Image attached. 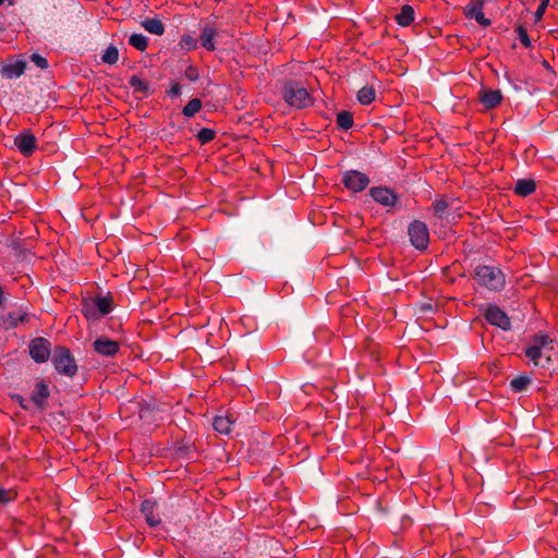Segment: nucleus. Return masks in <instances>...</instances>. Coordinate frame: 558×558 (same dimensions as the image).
I'll list each match as a JSON object with an SVG mask.
<instances>
[{"mask_svg":"<svg viewBox=\"0 0 558 558\" xmlns=\"http://www.w3.org/2000/svg\"><path fill=\"white\" fill-rule=\"evenodd\" d=\"M10 4H13V0H8Z\"/></svg>","mask_w":558,"mask_h":558,"instance_id":"c03bdc74","label":"nucleus"},{"mask_svg":"<svg viewBox=\"0 0 558 558\" xmlns=\"http://www.w3.org/2000/svg\"><path fill=\"white\" fill-rule=\"evenodd\" d=\"M119 59V51L118 48L114 46H109L104 54L101 56L102 62L107 64H114Z\"/></svg>","mask_w":558,"mask_h":558,"instance_id":"c85d7f7f","label":"nucleus"},{"mask_svg":"<svg viewBox=\"0 0 558 558\" xmlns=\"http://www.w3.org/2000/svg\"><path fill=\"white\" fill-rule=\"evenodd\" d=\"M543 65H544V66H545V68H546V69H547V70H548L553 75H555V71H554V69L550 66V64H549L546 60H544V61H543Z\"/></svg>","mask_w":558,"mask_h":558,"instance_id":"37998d69","label":"nucleus"},{"mask_svg":"<svg viewBox=\"0 0 558 558\" xmlns=\"http://www.w3.org/2000/svg\"><path fill=\"white\" fill-rule=\"evenodd\" d=\"M180 93H181V86H180L179 84H174V85L170 88V90H169V94H170L171 96H179V95H180Z\"/></svg>","mask_w":558,"mask_h":558,"instance_id":"a19ab883","label":"nucleus"},{"mask_svg":"<svg viewBox=\"0 0 558 558\" xmlns=\"http://www.w3.org/2000/svg\"><path fill=\"white\" fill-rule=\"evenodd\" d=\"M396 20L401 26H409L414 21V9L411 5H403L400 13L396 15Z\"/></svg>","mask_w":558,"mask_h":558,"instance_id":"5701e85b","label":"nucleus"},{"mask_svg":"<svg viewBox=\"0 0 558 558\" xmlns=\"http://www.w3.org/2000/svg\"><path fill=\"white\" fill-rule=\"evenodd\" d=\"M27 319L26 312H10L2 316V325L5 329L15 328L19 323H23Z\"/></svg>","mask_w":558,"mask_h":558,"instance_id":"a211bd4d","label":"nucleus"},{"mask_svg":"<svg viewBox=\"0 0 558 558\" xmlns=\"http://www.w3.org/2000/svg\"><path fill=\"white\" fill-rule=\"evenodd\" d=\"M369 194L375 202L384 206H392L397 201V195L391 190L383 186L372 187Z\"/></svg>","mask_w":558,"mask_h":558,"instance_id":"f8f14e48","label":"nucleus"},{"mask_svg":"<svg viewBox=\"0 0 558 558\" xmlns=\"http://www.w3.org/2000/svg\"><path fill=\"white\" fill-rule=\"evenodd\" d=\"M52 363L56 369L69 377L77 372V365L70 350L64 347H57L52 354Z\"/></svg>","mask_w":558,"mask_h":558,"instance_id":"7ed1b4c3","label":"nucleus"},{"mask_svg":"<svg viewBox=\"0 0 558 558\" xmlns=\"http://www.w3.org/2000/svg\"><path fill=\"white\" fill-rule=\"evenodd\" d=\"M181 46L187 50H192L196 48L197 40L191 35H184L181 39Z\"/></svg>","mask_w":558,"mask_h":558,"instance_id":"72a5a7b5","label":"nucleus"},{"mask_svg":"<svg viewBox=\"0 0 558 558\" xmlns=\"http://www.w3.org/2000/svg\"><path fill=\"white\" fill-rule=\"evenodd\" d=\"M129 84L135 92L144 93L146 94L149 90V85L147 82L138 77L137 75H133L130 78Z\"/></svg>","mask_w":558,"mask_h":558,"instance_id":"c756f323","label":"nucleus"},{"mask_svg":"<svg viewBox=\"0 0 558 558\" xmlns=\"http://www.w3.org/2000/svg\"><path fill=\"white\" fill-rule=\"evenodd\" d=\"M155 507L156 502L151 500H144L141 506V511L145 515L146 522L153 527L160 523L159 517L154 514Z\"/></svg>","mask_w":558,"mask_h":558,"instance_id":"f3484780","label":"nucleus"},{"mask_svg":"<svg viewBox=\"0 0 558 558\" xmlns=\"http://www.w3.org/2000/svg\"><path fill=\"white\" fill-rule=\"evenodd\" d=\"M50 396L48 386L44 381H38L32 391L31 401L40 410L46 409L47 399Z\"/></svg>","mask_w":558,"mask_h":558,"instance_id":"ddd939ff","label":"nucleus"},{"mask_svg":"<svg viewBox=\"0 0 558 558\" xmlns=\"http://www.w3.org/2000/svg\"><path fill=\"white\" fill-rule=\"evenodd\" d=\"M515 31L518 33V37H519L520 41L526 48H529L531 46V40H530V37H529L527 33H526V29L522 25H518Z\"/></svg>","mask_w":558,"mask_h":558,"instance_id":"473e14b6","label":"nucleus"},{"mask_svg":"<svg viewBox=\"0 0 558 558\" xmlns=\"http://www.w3.org/2000/svg\"><path fill=\"white\" fill-rule=\"evenodd\" d=\"M483 7L484 0H471L463 11L469 19H474L480 25L487 27L492 22L485 17Z\"/></svg>","mask_w":558,"mask_h":558,"instance_id":"1a4fd4ad","label":"nucleus"},{"mask_svg":"<svg viewBox=\"0 0 558 558\" xmlns=\"http://www.w3.org/2000/svg\"><path fill=\"white\" fill-rule=\"evenodd\" d=\"M535 191V182L531 179L518 180L514 186L515 194L520 196H527Z\"/></svg>","mask_w":558,"mask_h":558,"instance_id":"4be33fe9","label":"nucleus"},{"mask_svg":"<svg viewBox=\"0 0 558 558\" xmlns=\"http://www.w3.org/2000/svg\"><path fill=\"white\" fill-rule=\"evenodd\" d=\"M342 183L348 190L357 193L363 191L369 184V179L363 172L349 170L343 173Z\"/></svg>","mask_w":558,"mask_h":558,"instance_id":"423d86ee","label":"nucleus"},{"mask_svg":"<svg viewBox=\"0 0 558 558\" xmlns=\"http://www.w3.org/2000/svg\"><path fill=\"white\" fill-rule=\"evenodd\" d=\"M32 62H34L38 68L40 69H47L48 68V61L46 58L41 57L38 53H33L31 56Z\"/></svg>","mask_w":558,"mask_h":558,"instance_id":"c9c22d12","label":"nucleus"},{"mask_svg":"<svg viewBox=\"0 0 558 558\" xmlns=\"http://www.w3.org/2000/svg\"><path fill=\"white\" fill-rule=\"evenodd\" d=\"M5 300H7V298H5L4 291H3L2 287L0 286V307H3Z\"/></svg>","mask_w":558,"mask_h":558,"instance_id":"79ce46f5","label":"nucleus"},{"mask_svg":"<svg viewBox=\"0 0 558 558\" xmlns=\"http://www.w3.org/2000/svg\"><path fill=\"white\" fill-rule=\"evenodd\" d=\"M448 208V203L445 199L437 201L434 204V210L439 216L442 217Z\"/></svg>","mask_w":558,"mask_h":558,"instance_id":"e433bc0d","label":"nucleus"},{"mask_svg":"<svg viewBox=\"0 0 558 558\" xmlns=\"http://www.w3.org/2000/svg\"><path fill=\"white\" fill-rule=\"evenodd\" d=\"M15 495V492L11 489L0 488V504L9 502L10 500L14 499Z\"/></svg>","mask_w":558,"mask_h":558,"instance_id":"f704fd0d","label":"nucleus"},{"mask_svg":"<svg viewBox=\"0 0 558 558\" xmlns=\"http://www.w3.org/2000/svg\"><path fill=\"white\" fill-rule=\"evenodd\" d=\"M233 423L234 421L230 415H217L214 418L213 427L216 432L227 435L231 433V426Z\"/></svg>","mask_w":558,"mask_h":558,"instance_id":"6ab92c4d","label":"nucleus"},{"mask_svg":"<svg viewBox=\"0 0 558 558\" xmlns=\"http://www.w3.org/2000/svg\"><path fill=\"white\" fill-rule=\"evenodd\" d=\"M375 99V89L372 86H364L357 93V100L362 105H369Z\"/></svg>","mask_w":558,"mask_h":558,"instance_id":"a878e982","label":"nucleus"},{"mask_svg":"<svg viewBox=\"0 0 558 558\" xmlns=\"http://www.w3.org/2000/svg\"><path fill=\"white\" fill-rule=\"evenodd\" d=\"M4 2V0H0V5Z\"/></svg>","mask_w":558,"mask_h":558,"instance_id":"a18cd8bd","label":"nucleus"},{"mask_svg":"<svg viewBox=\"0 0 558 558\" xmlns=\"http://www.w3.org/2000/svg\"><path fill=\"white\" fill-rule=\"evenodd\" d=\"M82 313L88 320L99 319L97 307L95 306L94 298L84 299L82 302Z\"/></svg>","mask_w":558,"mask_h":558,"instance_id":"412c9836","label":"nucleus"},{"mask_svg":"<svg viewBox=\"0 0 558 558\" xmlns=\"http://www.w3.org/2000/svg\"><path fill=\"white\" fill-rule=\"evenodd\" d=\"M337 124L343 130H349L353 125V117L349 111H340L337 114Z\"/></svg>","mask_w":558,"mask_h":558,"instance_id":"bb28decb","label":"nucleus"},{"mask_svg":"<svg viewBox=\"0 0 558 558\" xmlns=\"http://www.w3.org/2000/svg\"><path fill=\"white\" fill-rule=\"evenodd\" d=\"M534 343L525 350V355L534 362L535 365H542L541 359L544 356L548 362L550 360L549 351H553V342L546 335H538L534 337Z\"/></svg>","mask_w":558,"mask_h":558,"instance_id":"20e7f679","label":"nucleus"},{"mask_svg":"<svg viewBox=\"0 0 558 558\" xmlns=\"http://www.w3.org/2000/svg\"><path fill=\"white\" fill-rule=\"evenodd\" d=\"M475 279L478 284L494 291L501 290L505 286L504 274L499 268L494 266H477L475 269Z\"/></svg>","mask_w":558,"mask_h":558,"instance_id":"f257e3e1","label":"nucleus"},{"mask_svg":"<svg viewBox=\"0 0 558 558\" xmlns=\"http://www.w3.org/2000/svg\"><path fill=\"white\" fill-rule=\"evenodd\" d=\"M129 43L131 46H133L135 49H137L140 51H144L148 46L147 37H145L142 34L131 35Z\"/></svg>","mask_w":558,"mask_h":558,"instance_id":"cd10ccee","label":"nucleus"},{"mask_svg":"<svg viewBox=\"0 0 558 558\" xmlns=\"http://www.w3.org/2000/svg\"><path fill=\"white\" fill-rule=\"evenodd\" d=\"M548 2H549V0H541V4L534 14L536 21H539L542 19V16L548 5Z\"/></svg>","mask_w":558,"mask_h":558,"instance_id":"58836bf2","label":"nucleus"},{"mask_svg":"<svg viewBox=\"0 0 558 558\" xmlns=\"http://www.w3.org/2000/svg\"><path fill=\"white\" fill-rule=\"evenodd\" d=\"M480 99L486 109H493L500 104L502 95L498 89H484L481 92Z\"/></svg>","mask_w":558,"mask_h":558,"instance_id":"dca6fc26","label":"nucleus"},{"mask_svg":"<svg viewBox=\"0 0 558 558\" xmlns=\"http://www.w3.org/2000/svg\"><path fill=\"white\" fill-rule=\"evenodd\" d=\"M201 108H202V101L197 98H193L183 108L182 113L185 117H193L195 113H197L201 110Z\"/></svg>","mask_w":558,"mask_h":558,"instance_id":"7c9ffc66","label":"nucleus"},{"mask_svg":"<svg viewBox=\"0 0 558 558\" xmlns=\"http://www.w3.org/2000/svg\"><path fill=\"white\" fill-rule=\"evenodd\" d=\"M25 68H26V62L23 60H17L14 62L3 64L1 66L0 72H1L2 76L11 80L14 77H20L24 73Z\"/></svg>","mask_w":558,"mask_h":558,"instance_id":"4468645a","label":"nucleus"},{"mask_svg":"<svg viewBox=\"0 0 558 558\" xmlns=\"http://www.w3.org/2000/svg\"><path fill=\"white\" fill-rule=\"evenodd\" d=\"M95 306L97 307V312L99 317H102L109 314L112 311L113 299L110 295L101 296L98 295L94 298Z\"/></svg>","mask_w":558,"mask_h":558,"instance_id":"aec40b11","label":"nucleus"},{"mask_svg":"<svg viewBox=\"0 0 558 558\" xmlns=\"http://www.w3.org/2000/svg\"><path fill=\"white\" fill-rule=\"evenodd\" d=\"M486 320L504 330L510 329V318L496 305H489L485 311Z\"/></svg>","mask_w":558,"mask_h":558,"instance_id":"6e6552de","label":"nucleus"},{"mask_svg":"<svg viewBox=\"0 0 558 558\" xmlns=\"http://www.w3.org/2000/svg\"><path fill=\"white\" fill-rule=\"evenodd\" d=\"M94 350L104 356H113L120 348V344L107 337L97 338L93 343Z\"/></svg>","mask_w":558,"mask_h":558,"instance_id":"9b49d317","label":"nucleus"},{"mask_svg":"<svg viewBox=\"0 0 558 558\" xmlns=\"http://www.w3.org/2000/svg\"><path fill=\"white\" fill-rule=\"evenodd\" d=\"M14 144L24 156L28 157L36 149V137L29 131H26L15 137Z\"/></svg>","mask_w":558,"mask_h":558,"instance_id":"9d476101","label":"nucleus"},{"mask_svg":"<svg viewBox=\"0 0 558 558\" xmlns=\"http://www.w3.org/2000/svg\"><path fill=\"white\" fill-rule=\"evenodd\" d=\"M282 97L287 104L295 108H305L311 104L307 90L299 83L289 81L283 85Z\"/></svg>","mask_w":558,"mask_h":558,"instance_id":"f03ea898","label":"nucleus"},{"mask_svg":"<svg viewBox=\"0 0 558 558\" xmlns=\"http://www.w3.org/2000/svg\"><path fill=\"white\" fill-rule=\"evenodd\" d=\"M142 26L150 34L162 35L165 26L159 19H146L142 22Z\"/></svg>","mask_w":558,"mask_h":558,"instance_id":"b1692460","label":"nucleus"},{"mask_svg":"<svg viewBox=\"0 0 558 558\" xmlns=\"http://www.w3.org/2000/svg\"><path fill=\"white\" fill-rule=\"evenodd\" d=\"M408 234L411 244L417 250H425L429 242V232L427 226L420 221L414 220L408 227Z\"/></svg>","mask_w":558,"mask_h":558,"instance_id":"39448f33","label":"nucleus"},{"mask_svg":"<svg viewBox=\"0 0 558 558\" xmlns=\"http://www.w3.org/2000/svg\"><path fill=\"white\" fill-rule=\"evenodd\" d=\"M185 76H186V78H189L190 81H193V82L197 81V80H198V77H199V73H198L197 68L190 65V66L185 70Z\"/></svg>","mask_w":558,"mask_h":558,"instance_id":"4c0bfd02","label":"nucleus"},{"mask_svg":"<svg viewBox=\"0 0 558 558\" xmlns=\"http://www.w3.org/2000/svg\"><path fill=\"white\" fill-rule=\"evenodd\" d=\"M196 137L202 144L209 143L215 138V131L204 128L197 133Z\"/></svg>","mask_w":558,"mask_h":558,"instance_id":"2f4dec72","label":"nucleus"},{"mask_svg":"<svg viewBox=\"0 0 558 558\" xmlns=\"http://www.w3.org/2000/svg\"><path fill=\"white\" fill-rule=\"evenodd\" d=\"M530 384L531 378L526 375H521L510 380V387L514 392L526 390Z\"/></svg>","mask_w":558,"mask_h":558,"instance_id":"393cba45","label":"nucleus"},{"mask_svg":"<svg viewBox=\"0 0 558 558\" xmlns=\"http://www.w3.org/2000/svg\"><path fill=\"white\" fill-rule=\"evenodd\" d=\"M216 35H217V31L213 25H210L209 23L204 25V27L202 28L201 35H199V40L202 43V46L206 50L214 51L216 49V46L214 43V38L216 37Z\"/></svg>","mask_w":558,"mask_h":558,"instance_id":"2eb2a0df","label":"nucleus"},{"mask_svg":"<svg viewBox=\"0 0 558 558\" xmlns=\"http://www.w3.org/2000/svg\"><path fill=\"white\" fill-rule=\"evenodd\" d=\"M12 399L15 400L24 410H29V401L25 400L20 395L12 396Z\"/></svg>","mask_w":558,"mask_h":558,"instance_id":"ea45409f","label":"nucleus"},{"mask_svg":"<svg viewBox=\"0 0 558 558\" xmlns=\"http://www.w3.org/2000/svg\"><path fill=\"white\" fill-rule=\"evenodd\" d=\"M51 352V344L45 338H36L29 344V354L37 363H43L48 360Z\"/></svg>","mask_w":558,"mask_h":558,"instance_id":"0eeeda50","label":"nucleus"}]
</instances>
